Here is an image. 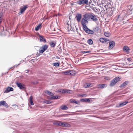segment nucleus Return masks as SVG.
Instances as JSON below:
<instances>
[{
    "mask_svg": "<svg viewBox=\"0 0 133 133\" xmlns=\"http://www.w3.org/2000/svg\"><path fill=\"white\" fill-rule=\"evenodd\" d=\"M84 18H82L81 21V24L82 25H86V24L88 23V21L87 20L91 19V15L88 14H85L84 15Z\"/></svg>",
    "mask_w": 133,
    "mask_h": 133,
    "instance_id": "f257e3e1",
    "label": "nucleus"
},
{
    "mask_svg": "<svg viewBox=\"0 0 133 133\" xmlns=\"http://www.w3.org/2000/svg\"><path fill=\"white\" fill-rule=\"evenodd\" d=\"M121 79L120 77H115L112 80L110 84V85L111 87H112L115 85Z\"/></svg>",
    "mask_w": 133,
    "mask_h": 133,
    "instance_id": "f03ea898",
    "label": "nucleus"
},
{
    "mask_svg": "<svg viewBox=\"0 0 133 133\" xmlns=\"http://www.w3.org/2000/svg\"><path fill=\"white\" fill-rule=\"evenodd\" d=\"M48 47V45L47 44L42 46L40 48L39 51V52L40 53H42L46 50Z\"/></svg>",
    "mask_w": 133,
    "mask_h": 133,
    "instance_id": "7ed1b4c3",
    "label": "nucleus"
},
{
    "mask_svg": "<svg viewBox=\"0 0 133 133\" xmlns=\"http://www.w3.org/2000/svg\"><path fill=\"white\" fill-rule=\"evenodd\" d=\"M16 84L17 86L19 88L21 89H25L26 87L24 84L19 83L18 82H16Z\"/></svg>",
    "mask_w": 133,
    "mask_h": 133,
    "instance_id": "20e7f679",
    "label": "nucleus"
},
{
    "mask_svg": "<svg viewBox=\"0 0 133 133\" xmlns=\"http://www.w3.org/2000/svg\"><path fill=\"white\" fill-rule=\"evenodd\" d=\"M115 45V43L114 41H111L109 42V49L110 50L112 49L114 47Z\"/></svg>",
    "mask_w": 133,
    "mask_h": 133,
    "instance_id": "39448f33",
    "label": "nucleus"
},
{
    "mask_svg": "<svg viewBox=\"0 0 133 133\" xmlns=\"http://www.w3.org/2000/svg\"><path fill=\"white\" fill-rule=\"evenodd\" d=\"M38 36L39 37L40 42H43L45 43H46V41L43 36L39 34H38Z\"/></svg>",
    "mask_w": 133,
    "mask_h": 133,
    "instance_id": "423d86ee",
    "label": "nucleus"
},
{
    "mask_svg": "<svg viewBox=\"0 0 133 133\" xmlns=\"http://www.w3.org/2000/svg\"><path fill=\"white\" fill-rule=\"evenodd\" d=\"M77 2L79 5H82L84 4H88V0H79Z\"/></svg>",
    "mask_w": 133,
    "mask_h": 133,
    "instance_id": "0eeeda50",
    "label": "nucleus"
},
{
    "mask_svg": "<svg viewBox=\"0 0 133 133\" xmlns=\"http://www.w3.org/2000/svg\"><path fill=\"white\" fill-rule=\"evenodd\" d=\"M82 26L84 30L88 34H91L90 32L91 31V30L89 29L86 25H82Z\"/></svg>",
    "mask_w": 133,
    "mask_h": 133,
    "instance_id": "6e6552de",
    "label": "nucleus"
},
{
    "mask_svg": "<svg viewBox=\"0 0 133 133\" xmlns=\"http://www.w3.org/2000/svg\"><path fill=\"white\" fill-rule=\"evenodd\" d=\"M109 4L105 0H102L101 2V5L102 6H104L105 8L106 9V6H107V4Z\"/></svg>",
    "mask_w": 133,
    "mask_h": 133,
    "instance_id": "1a4fd4ad",
    "label": "nucleus"
},
{
    "mask_svg": "<svg viewBox=\"0 0 133 133\" xmlns=\"http://www.w3.org/2000/svg\"><path fill=\"white\" fill-rule=\"evenodd\" d=\"M107 86V84H99L97 85V88L98 89H103Z\"/></svg>",
    "mask_w": 133,
    "mask_h": 133,
    "instance_id": "9d476101",
    "label": "nucleus"
},
{
    "mask_svg": "<svg viewBox=\"0 0 133 133\" xmlns=\"http://www.w3.org/2000/svg\"><path fill=\"white\" fill-rule=\"evenodd\" d=\"M1 105H3L6 108L9 107L8 104L6 103V101H0V106Z\"/></svg>",
    "mask_w": 133,
    "mask_h": 133,
    "instance_id": "9b49d317",
    "label": "nucleus"
},
{
    "mask_svg": "<svg viewBox=\"0 0 133 133\" xmlns=\"http://www.w3.org/2000/svg\"><path fill=\"white\" fill-rule=\"evenodd\" d=\"M69 124L66 122L61 121L59 126L64 127H68L69 126Z\"/></svg>",
    "mask_w": 133,
    "mask_h": 133,
    "instance_id": "f8f14e48",
    "label": "nucleus"
},
{
    "mask_svg": "<svg viewBox=\"0 0 133 133\" xmlns=\"http://www.w3.org/2000/svg\"><path fill=\"white\" fill-rule=\"evenodd\" d=\"M14 90L13 88L11 87H8L6 88V89L4 92V93H8L11 91H13Z\"/></svg>",
    "mask_w": 133,
    "mask_h": 133,
    "instance_id": "ddd939ff",
    "label": "nucleus"
},
{
    "mask_svg": "<svg viewBox=\"0 0 133 133\" xmlns=\"http://www.w3.org/2000/svg\"><path fill=\"white\" fill-rule=\"evenodd\" d=\"M76 18L77 21L78 22H79L82 18V15L81 14H78L76 15Z\"/></svg>",
    "mask_w": 133,
    "mask_h": 133,
    "instance_id": "4468645a",
    "label": "nucleus"
},
{
    "mask_svg": "<svg viewBox=\"0 0 133 133\" xmlns=\"http://www.w3.org/2000/svg\"><path fill=\"white\" fill-rule=\"evenodd\" d=\"M92 10L93 11L96 13L98 14V12L99 9H98L97 8L95 7H93L92 6Z\"/></svg>",
    "mask_w": 133,
    "mask_h": 133,
    "instance_id": "2eb2a0df",
    "label": "nucleus"
},
{
    "mask_svg": "<svg viewBox=\"0 0 133 133\" xmlns=\"http://www.w3.org/2000/svg\"><path fill=\"white\" fill-rule=\"evenodd\" d=\"M98 17L96 15L92 13V20L96 22L98 20Z\"/></svg>",
    "mask_w": 133,
    "mask_h": 133,
    "instance_id": "dca6fc26",
    "label": "nucleus"
},
{
    "mask_svg": "<svg viewBox=\"0 0 133 133\" xmlns=\"http://www.w3.org/2000/svg\"><path fill=\"white\" fill-rule=\"evenodd\" d=\"M27 5L24 6L22 8L20 9V13L21 14H22L23 12L26 10V9L27 8Z\"/></svg>",
    "mask_w": 133,
    "mask_h": 133,
    "instance_id": "f3484780",
    "label": "nucleus"
},
{
    "mask_svg": "<svg viewBox=\"0 0 133 133\" xmlns=\"http://www.w3.org/2000/svg\"><path fill=\"white\" fill-rule=\"evenodd\" d=\"M80 101L83 102H89L90 101V100L89 98H85L81 99Z\"/></svg>",
    "mask_w": 133,
    "mask_h": 133,
    "instance_id": "a211bd4d",
    "label": "nucleus"
},
{
    "mask_svg": "<svg viewBox=\"0 0 133 133\" xmlns=\"http://www.w3.org/2000/svg\"><path fill=\"white\" fill-rule=\"evenodd\" d=\"M123 49L124 50H125L127 52H129L130 49L129 47L127 46H124L123 47Z\"/></svg>",
    "mask_w": 133,
    "mask_h": 133,
    "instance_id": "6ab92c4d",
    "label": "nucleus"
},
{
    "mask_svg": "<svg viewBox=\"0 0 133 133\" xmlns=\"http://www.w3.org/2000/svg\"><path fill=\"white\" fill-rule=\"evenodd\" d=\"M56 42H55L54 41L53 42H51L49 43V44L51 46V47H54L56 45Z\"/></svg>",
    "mask_w": 133,
    "mask_h": 133,
    "instance_id": "aec40b11",
    "label": "nucleus"
},
{
    "mask_svg": "<svg viewBox=\"0 0 133 133\" xmlns=\"http://www.w3.org/2000/svg\"><path fill=\"white\" fill-rule=\"evenodd\" d=\"M42 27V24H39L35 28V30L36 31H37L39 29L41 28Z\"/></svg>",
    "mask_w": 133,
    "mask_h": 133,
    "instance_id": "412c9836",
    "label": "nucleus"
},
{
    "mask_svg": "<svg viewBox=\"0 0 133 133\" xmlns=\"http://www.w3.org/2000/svg\"><path fill=\"white\" fill-rule=\"evenodd\" d=\"M60 97V96H51L49 98L50 99H57L59 98L58 97Z\"/></svg>",
    "mask_w": 133,
    "mask_h": 133,
    "instance_id": "4be33fe9",
    "label": "nucleus"
},
{
    "mask_svg": "<svg viewBox=\"0 0 133 133\" xmlns=\"http://www.w3.org/2000/svg\"><path fill=\"white\" fill-rule=\"evenodd\" d=\"M94 31L92 30V34H94V32L97 33V32L98 30V27L97 26L95 27V28H93Z\"/></svg>",
    "mask_w": 133,
    "mask_h": 133,
    "instance_id": "5701e85b",
    "label": "nucleus"
},
{
    "mask_svg": "<svg viewBox=\"0 0 133 133\" xmlns=\"http://www.w3.org/2000/svg\"><path fill=\"white\" fill-rule=\"evenodd\" d=\"M128 101H125L123 102L120 103L119 105V106L120 107H122L123 106L126 104L128 103Z\"/></svg>",
    "mask_w": 133,
    "mask_h": 133,
    "instance_id": "b1692460",
    "label": "nucleus"
},
{
    "mask_svg": "<svg viewBox=\"0 0 133 133\" xmlns=\"http://www.w3.org/2000/svg\"><path fill=\"white\" fill-rule=\"evenodd\" d=\"M29 101L30 104L31 105H34V103L33 102V97L32 96H31L30 98Z\"/></svg>",
    "mask_w": 133,
    "mask_h": 133,
    "instance_id": "393cba45",
    "label": "nucleus"
},
{
    "mask_svg": "<svg viewBox=\"0 0 133 133\" xmlns=\"http://www.w3.org/2000/svg\"><path fill=\"white\" fill-rule=\"evenodd\" d=\"M128 81H126L122 83L120 87H123L128 84Z\"/></svg>",
    "mask_w": 133,
    "mask_h": 133,
    "instance_id": "a878e982",
    "label": "nucleus"
},
{
    "mask_svg": "<svg viewBox=\"0 0 133 133\" xmlns=\"http://www.w3.org/2000/svg\"><path fill=\"white\" fill-rule=\"evenodd\" d=\"M61 109L63 110H66L68 109V108L66 105L61 106L60 107Z\"/></svg>",
    "mask_w": 133,
    "mask_h": 133,
    "instance_id": "bb28decb",
    "label": "nucleus"
},
{
    "mask_svg": "<svg viewBox=\"0 0 133 133\" xmlns=\"http://www.w3.org/2000/svg\"><path fill=\"white\" fill-rule=\"evenodd\" d=\"M105 40H108L107 38H100L99 41L102 43H104L105 41Z\"/></svg>",
    "mask_w": 133,
    "mask_h": 133,
    "instance_id": "cd10ccee",
    "label": "nucleus"
},
{
    "mask_svg": "<svg viewBox=\"0 0 133 133\" xmlns=\"http://www.w3.org/2000/svg\"><path fill=\"white\" fill-rule=\"evenodd\" d=\"M70 102L72 103H75L76 104H79V102L78 101H76L74 100H70Z\"/></svg>",
    "mask_w": 133,
    "mask_h": 133,
    "instance_id": "c85d7f7f",
    "label": "nucleus"
},
{
    "mask_svg": "<svg viewBox=\"0 0 133 133\" xmlns=\"http://www.w3.org/2000/svg\"><path fill=\"white\" fill-rule=\"evenodd\" d=\"M72 91L70 90L65 89V93L71 94L72 93Z\"/></svg>",
    "mask_w": 133,
    "mask_h": 133,
    "instance_id": "c756f323",
    "label": "nucleus"
},
{
    "mask_svg": "<svg viewBox=\"0 0 133 133\" xmlns=\"http://www.w3.org/2000/svg\"><path fill=\"white\" fill-rule=\"evenodd\" d=\"M60 64V63L59 62H57L56 63H54L52 65L53 66H55L56 67L58 66H59Z\"/></svg>",
    "mask_w": 133,
    "mask_h": 133,
    "instance_id": "7c9ffc66",
    "label": "nucleus"
},
{
    "mask_svg": "<svg viewBox=\"0 0 133 133\" xmlns=\"http://www.w3.org/2000/svg\"><path fill=\"white\" fill-rule=\"evenodd\" d=\"M104 34L105 36L107 37L110 36L111 35L110 33L108 31L105 32Z\"/></svg>",
    "mask_w": 133,
    "mask_h": 133,
    "instance_id": "2f4dec72",
    "label": "nucleus"
},
{
    "mask_svg": "<svg viewBox=\"0 0 133 133\" xmlns=\"http://www.w3.org/2000/svg\"><path fill=\"white\" fill-rule=\"evenodd\" d=\"M128 8L130 11H132V10H133V4L128 6Z\"/></svg>",
    "mask_w": 133,
    "mask_h": 133,
    "instance_id": "473e14b6",
    "label": "nucleus"
},
{
    "mask_svg": "<svg viewBox=\"0 0 133 133\" xmlns=\"http://www.w3.org/2000/svg\"><path fill=\"white\" fill-rule=\"evenodd\" d=\"M91 84L90 83H86L84 84V86L86 88H88L90 87Z\"/></svg>",
    "mask_w": 133,
    "mask_h": 133,
    "instance_id": "72a5a7b5",
    "label": "nucleus"
},
{
    "mask_svg": "<svg viewBox=\"0 0 133 133\" xmlns=\"http://www.w3.org/2000/svg\"><path fill=\"white\" fill-rule=\"evenodd\" d=\"M44 102L47 104H50L52 103V101L50 100H45Z\"/></svg>",
    "mask_w": 133,
    "mask_h": 133,
    "instance_id": "f704fd0d",
    "label": "nucleus"
},
{
    "mask_svg": "<svg viewBox=\"0 0 133 133\" xmlns=\"http://www.w3.org/2000/svg\"><path fill=\"white\" fill-rule=\"evenodd\" d=\"M70 70H67L64 72V74L66 75H70Z\"/></svg>",
    "mask_w": 133,
    "mask_h": 133,
    "instance_id": "c9c22d12",
    "label": "nucleus"
},
{
    "mask_svg": "<svg viewBox=\"0 0 133 133\" xmlns=\"http://www.w3.org/2000/svg\"><path fill=\"white\" fill-rule=\"evenodd\" d=\"M47 94L48 95H49L50 96H53L54 95V94L52 93V92H50V91H47Z\"/></svg>",
    "mask_w": 133,
    "mask_h": 133,
    "instance_id": "e433bc0d",
    "label": "nucleus"
},
{
    "mask_svg": "<svg viewBox=\"0 0 133 133\" xmlns=\"http://www.w3.org/2000/svg\"><path fill=\"white\" fill-rule=\"evenodd\" d=\"M70 75L73 76L74 75H75V71L73 70H70Z\"/></svg>",
    "mask_w": 133,
    "mask_h": 133,
    "instance_id": "4c0bfd02",
    "label": "nucleus"
},
{
    "mask_svg": "<svg viewBox=\"0 0 133 133\" xmlns=\"http://www.w3.org/2000/svg\"><path fill=\"white\" fill-rule=\"evenodd\" d=\"M60 122L61 121H57L56 122H55L54 123V124L57 125L59 126L60 125Z\"/></svg>",
    "mask_w": 133,
    "mask_h": 133,
    "instance_id": "58836bf2",
    "label": "nucleus"
},
{
    "mask_svg": "<svg viewBox=\"0 0 133 133\" xmlns=\"http://www.w3.org/2000/svg\"><path fill=\"white\" fill-rule=\"evenodd\" d=\"M58 92H60L61 93L63 94L65 93V89H61L58 91Z\"/></svg>",
    "mask_w": 133,
    "mask_h": 133,
    "instance_id": "ea45409f",
    "label": "nucleus"
},
{
    "mask_svg": "<svg viewBox=\"0 0 133 133\" xmlns=\"http://www.w3.org/2000/svg\"><path fill=\"white\" fill-rule=\"evenodd\" d=\"M87 42L90 45L91 44V39H89L88 41Z\"/></svg>",
    "mask_w": 133,
    "mask_h": 133,
    "instance_id": "a19ab883",
    "label": "nucleus"
},
{
    "mask_svg": "<svg viewBox=\"0 0 133 133\" xmlns=\"http://www.w3.org/2000/svg\"><path fill=\"white\" fill-rule=\"evenodd\" d=\"M90 51H82V53L83 54H85L86 53H88L89 52H90Z\"/></svg>",
    "mask_w": 133,
    "mask_h": 133,
    "instance_id": "79ce46f5",
    "label": "nucleus"
},
{
    "mask_svg": "<svg viewBox=\"0 0 133 133\" xmlns=\"http://www.w3.org/2000/svg\"><path fill=\"white\" fill-rule=\"evenodd\" d=\"M90 8L91 7H90L89 6H86V9H87V10H90Z\"/></svg>",
    "mask_w": 133,
    "mask_h": 133,
    "instance_id": "37998d69",
    "label": "nucleus"
},
{
    "mask_svg": "<svg viewBox=\"0 0 133 133\" xmlns=\"http://www.w3.org/2000/svg\"><path fill=\"white\" fill-rule=\"evenodd\" d=\"M71 26V28H70V30H71V31H73V32H75V31L74 30V28H72L71 26Z\"/></svg>",
    "mask_w": 133,
    "mask_h": 133,
    "instance_id": "c03bdc74",
    "label": "nucleus"
},
{
    "mask_svg": "<svg viewBox=\"0 0 133 133\" xmlns=\"http://www.w3.org/2000/svg\"><path fill=\"white\" fill-rule=\"evenodd\" d=\"M127 60L129 61H131L132 60L131 58L130 57L127 58Z\"/></svg>",
    "mask_w": 133,
    "mask_h": 133,
    "instance_id": "a18cd8bd",
    "label": "nucleus"
},
{
    "mask_svg": "<svg viewBox=\"0 0 133 133\" xmlns=\"http://www.w3.org/2000/svg\"><path fill=\"white\" fill-rule=\"evenodd\" d=\"M131 14V13H129V14H125V16L126 17H127L128 16H129V15H130V14Z\"/></svg>",
    "mask_w": 133,
    "mask_h": 133,
    "instance_id": "49530a36",
    "label": "nucleus"
},
{
    "mask_svg": "<svg viewBox=\"0 0 133 133\" xmlns=\"http://www.w3.org/2000/svg\"><path fill=\"white\" fill-rule=\"evenodd\" d=\"M86 94H82L81 96L82 97H86Z\"/></svg>",
    "mask_w": 133,
    "mask_h": 133,
    "instance_id": "de8ad7c7",
    "label": "nucleus"
},
{
    "mask_svg": "<svg viewBox=\"0 0 133 133\" xmlns=\"http://www.w3.org/2000/svg\"><path fill=\"white\" fill-rule=\"evenodd\" d=\"M75 28H76V31L77 32L78 34V29L76 27V26H75Z\"/></svg>",
    "mask_w": 133,
    "mask_h": 133,
    "instance_id": "09e8293b",
    "label": "nucleus"
},
{
    "mask_svg": "<svg viewBox=\"0 0 133 133\" xmlns=\"http://www.w3.org/2000/svg\"><path fill=\"white\" fill-rule=\"evenodd\" d=\"M108 40H105V41L104 43H108L109 42H108V41H110V40L109 39H108Z\"/></svg>",
    "mask_w": 133,
    "mask_h": 133,
    "instance_id": "8fccbe9b",
    "label": "nucleus"
},
{
    "mask_svg": "<svg viewBox=\"0 0 133 133\" xmlns=\"http://www.w3.org/2000/svg\"><path fill=\"white\" fill-rule=\"evenodd\" d=\"M1 15H0V24H1L2 22V18L1 17Z\"/></svg>",
    "mask_w": 133,
    "mask_h": 133,
    "instance_id": "3c124183",
    "label": "nucleus"
},
{
    "mask_svg": "<svg viewBox=\"0 0 133 133\" xmlns=\"http://www.w3.org/2000/svg\"><path fill=\"white\" fill-rule=\"evenodd\" d=\"M38 82H37V81L35 82H33V83L34 84H37L38 83Z\"/></svg>",
    "mask_w": 133,
    "mask_h": 133,
    "instance_id": "603ef678",
    "label": "nucleus"
},
{
    "mask_svg": "<svg viewBox=\"0 0 133 133\" xmlns=\"http://www.w3.org/2000/svg\"><path fill=\"white\" fill-rule=\"evenodd\" d=\"M112 14L113 13L111 12L110 14L109 13V15L110 16H112Z\"/></svg>",
    "mask_w": 133,
    "mask_h": 133,
    "instance_id": "864d4df0",
    "label": "nucleus"
},
{
    "mask_svg": "<svg viewBox=\"0 0 133 133\" xmlns=\"http://www.w3.org/2000/svg\"><path fill=\"white\" fill-rule=\"evenodd\" d=\"M29 70H25L26 72L28 73L29 72Z\"/></svg>",
    "mask_w": 133,
    "mask_h": 133,
    "instance_id": "5fc2aeb1",
    "label": "nucleus"
},
{
    "mask_svg": "<svg viewBox=\"0 0 133 133\" xmlns=\"http://www.w3.org/2000/svg\"><path fill=\"white\" fill-rule=\"evenodd\" d=\"M97 0H93V2H94L95 3H96L97 1Z\"/></svg>",
    "mask_w": 133,
    "mask_h": 133,
    "instance_id": "6e6d98bb",
    "label": "nucleus"
},
{
    "mask_svg": "<svg viewBox=\"0 0 133 133\" xmlns=\"http://www.w3.org/2000/svg\"><path fill=\"white\" fill-rule=\"evenodd\" d=\"M56 57L57 58H58V59H59V58L58 57V56H56Z\"/></svg>",
    "mask_w": 133,
    "mask_h": 133,
    "instance_id": "4d7b16f0",
    "label": "nucleus"
},
{
    "mask_svg": "<svg viewBox=\"0 0 133 133\" xmlns=\"http://www.w3.org/2000/svg\"><path fill=\"white\" fill-rule=\"evenodd\" d=\"M133 64V63H132L131 64H129L128 65H130L131 64Z\"/></svg>",
    "mask_w": 133,
    "mask_h": 133,
    "instance_id": "13d9d810",
    "label": "nucleus"
},
{
    "mask_svg": "<svg viewBox=\"0 0 133 133\" xmlns=\"http://www.w3.org/2000/svg\"><path fill=\"white\" fill-rule=\"evenodd\" d=\"M92 44L93 43V41L92 40Z\"/></svg>",
    "mask_w": 133,
    "mask_h": 133,
    "instance_id": "bf43d9fd",
    "label": "nucleus"
},
{
    "mask_svg": "<svg viewBox=\"0 0 133 133\" xmlns=\"http://www.w3.org/2000/svg\"><path fill=\"white\" fill-rule=\"evenodd\" d=\"M119 16L118 17V18H118L119 17V16Z\"/></svg>",
    "mask_w": 133,
    "mask_h": 133,
    "instance_id": "052dcab7",
    "label": "nucleus"
},
{
    "mask_svg": "<svg viewBox=\"0 0 133 133\" xmlns=\"http://www.w3.org/2000/svg\"><path fill=\"white\" fill-rule=\"evenodd\" d=\"M79 35H81V34H80L79 33Z\"/></svg>",
    "mask_w": 133,
    "mask_h": 133,
    "instance_id": "680f3d73",
    "label": "nucleus"
}]
</instances>
